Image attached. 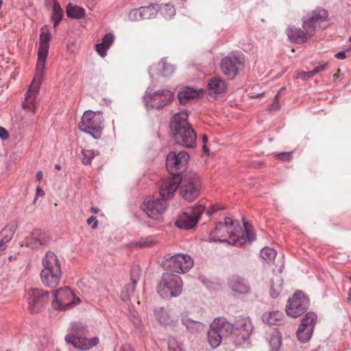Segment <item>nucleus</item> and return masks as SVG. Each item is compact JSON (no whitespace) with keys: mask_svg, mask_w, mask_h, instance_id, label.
I'll return each instance as SVG.
<instances>
[{"mask_svg":"<svg viewBox=\"0 0 351 351\" xmlns=\"http://www.w3.org/2000/svg\"><path fill=\"white\" fill-rule=\"evenodd\" d=\"M243 229L237 221L226 217L224 222L218 223L210 234V239L221 242L227 241L237 246H243L255 239V233L251 225L245 222Z\"/></svg>","mask_w":351,"mask_h":351,"instance_id":"1","label":"nucleus"},{"mask_svg":"<svg viewBox=\"0 0 351 351\" xmlns=\"http://www.w3.org/2000/svg\"><path fill=\"white\" fill-rule=\"evenodd\" d=\"M188 114L182 111L176 114L171 121L176 142L188 148L195 147L197 136L191 125L187 121Z\"/></svg>","mask_w":351,"mask_h":351,"instance_id":"2","label":"nucleus"},{"mask_svg":"<svg viewBox=\"0 0 351 351\" xmlns=\"http://www.w3.org/2000/svg\"><path fill=\"white\" fill-rule=\"evenodd\" d=\"M42 265L43 268L40 275L43 284L49 288L57 287L62 277L60 263L57 256L53 252H47Z\"/></svg>","mask_w":351,"mask_h":351,"instance_id":"3","label":"nucleus"},{"mask_svg":"<svg viewBox=\"0 0 351 351\" xmlns=\"http://www.w3.org/2000/svg\"><path fill=\"white\" fill-rule=\"evenodd\" d=\"M104 118L99 111H86L79 123L78 127L82 132L90 134L94 138H99L104 128Z\"/></svg>","mask_w":351,"mask_h":351,"instance_id":"4","label":"nucleus"},{"mask_svg":"<svg viewBox=\"0 0 351 351\" xmlns=\"http://www.w3.org/2000/svg\"><path fill=\"white\" fill-rule=\"evenodd\" d=\"M200 178L193 173H187L181 178L180 193L182 197L188 202L196 199L201 191Z\"/></svg>","mask_w":351,"mask_h":351,"instance_id":"5","label":"nucleus"},{"mask_svg":"<svg viewBox=\"0 0 351 351\" xmlns=\"http://www.w3.org/2000/svg\"><path fill=\"white\" fill-rule=\"evenodd\" d=\"M182 290V281L180 276L175 274H164L158 287V292L162 298L176 297Z\"/></svg>","mask_w":351,"mask_h":351,"instance_id":"6","label":"nucleus"},{"mask_svg":"<svg viewBox=\"0 0 351 351\" xmlns=\"http://www.w3.org/2000/svg\"><path fill=\"white\" fill-rule=\"evenodd\" d=\"M244 58L238 52H232L221 60L220 68L222 73L230 79H233L243 69Z\"/></svg>","mask_w":351,"mask_h":351,"instance_id":"7","label":"nucleus"},{"mask_svg":"<svg viewBox=\"0 0 351 351\" xmlns=\"http://www.w3.org/2000/svg\"><path fill=\"white\" fill-rule=\"evenodd\" d=\"M28 310L31 313L40 312L49 301V292L43 289H30L27 291Z\"/></svg>","mask_w":351,"mask_h":351,"instance_id":"8","label":"nucleus"},{"mask_svg":"<svg viewBox=\"0 0 351 351\" xmlns=\"http://www.w3.org/2000/svg\"><path fill=\"white\" fill-rule=\"evenodd\" d=\"M309 300L301 291H296L287 301L286 313L289 316L298 317L308 308Z\"/></svg>","mask_w":351,"mask_h":351,"instance_id":"9","label":"nucleus"},{"mask_svg":"<svg viewBox=\"0 0 351 351\" xmlns=\"http://www.w3.org/2000/svg\"><path fill=\"white\" fill-rule=\"evenodd\" d=\"M164 265L169 271L180 274L186 273L193 266V260L188 254H177L166 258Z\"/></svg>","mask_w":351,"mask_h":351,"instance_id":"10","label":"nucleus"},{"mask_svg":"<svg viewBox=\"0 0 351 351\" xmlns=\"http://www.w3.org/2000/svg\"><path fill=\"white\" fill-rule=\"evenodd\" d=\"M80 301V299L75 297L71 289L63 287L56 291L52 306L57 310H65L71 305L79 304Z\"/></svg>","mask_w":351,"mask_h":351,"instance_id":"11","label":"nucleus"},{"mask_svg":"<svg viewBox=\"0 0 351 351\" xmlns=\"http://www.w3.org/2000/svg\"><path fill=\"white\" fill-rule=\"evenodd\" d=\"M189 156L187 152L182 151L179 153L170 152L166 159V167L172 175L179 174L186 167Z\"/></svg>","mask_w":351,"mask_h":351,"instance_id":"12","label":"nucleus"},{"mask_svg":"<svg viewBox=\"0 0 351 351\" xmlns=\"http://www.w3.org/2000/svg\"><path fill=\"white\" fill-rule=\"evenodd\" d=\"M205 210V206L199 203L191 210V213H184L176 219L175 224L180 228L191 229L197 223L202 214Z\"/></svg>","mask_w":351,"mask_h":351,"instance_id":"13","label":"nucleus"},{"mask_svg":"<svg viewBox=\"0 0 351 351\" xmlns=\"http://www.w3.org/2000/svg\"><path fill=\"white\" fill-rule=\"evenodd\" d=\"M165 199L146 198L141 205V208L147 216L154 219H159L167 208Z\"/></svg>","mask_w":351,"mask_h":351,"instance_id":"14","label":"nucleus"},{"mask_svg":"<svg viewBox=\"0 0 351 351\" xmlns=\"http://www.w3.org/2000/svg\"><path fill=\"white\" fill-rule=\"evenodd\" d=\"M173 99L172 93L166 89L155 92H147L145 99L147 105L152 108L160 109L167 106Z\"/></svg>","mask_w":351,"mask_h":351,"instance_id":"15","label":"nucleus"},{"mask_svg":"<svg viewBox=\"0 0 351 351\" xmlns=\"http://www.w3.org/2000/svg\"><path fill=\"white\" fill-rule=\"evenodd\" d=\"M316 321L317 315L315 313L308 312L305 315L296 332L300 341L306 342L311 339Z\"/></svg>","mask_w":351,"mask_h":351,"instance_id":"16","label":"nucleus"},{"mask_svg":"<svg viewBox=\"0 0 351 351\" xmlns=\"http://www.w3.org/2000/svg\"><path fill=\"white\" fill-rule=\"evenodd\" d=\"M314 29L309 27L308 23L303 21L302 28L295 27H289L287 29V34L291 42L296 44L305 43L309 38L314 35Z\"/></svg>","mask_w":351,"mask_h":351,"instance_id":"17","label":"nucleus"},{"mask_svg":"<svg viewBox=\"0 0 351 351\" xmlns=\"http://www.w3.org/2000/svg\"><path fill=\"white\" fill-rule=\"evenodd\" d=\"M181 182V177L179 174L163 179L160 182V195L165 199L171 198Z\"/></svg>","mask_w":351,"mask_h":351,"instance_id":"18","label":"nucleus"},{"mask_svg":"<svg viewBox=\"0 0 351 351\" xmlns=\"http://www.w3.org/2000/svg\"><path fill=\"white\" fill-rule=\"evenodd\" d=\"M158 12V5L152 3L147 6H143L132 10L129 13V19L132 21L149 19L156 17Z\"/></svg>","mask_w":351,"mask_h":351,"instance_id":"19","label":"nucleus"},{"mask_svg":"<svg viewBox=\"0 0 351 351\" xmlns=\"http://www.w3.org/2000/svg\"><path fill=\"white\" fill-rule=\"evenodd\" d=\"M65 341L69 343H71L75 348L80 350H88L98 344L99 338L95 337L93 338L87 339L73 335H69L65 337Z\"/></svg>","mask_w":351,"mask_h":351,"instance_id":"20","label":"nucleus"},{"mask_svg":"<svg viewBox=\"0 0 351 351\" xmlns=\"http://www.w3.org/2000/svg\"><path fill=\"white\" fill-rule=\"evenodd\" d=\"M40 86L36 84H30L29 88L25 94V100L22 104L23 109L30 110L34 114L36 113L37 106L36 98Z\"/></svg>","mask_w":351,"mask_h":351,"instance_id":"21","label":"nucleus"},{"mask_svg":"<svg viewBox=\"0 0 351 351\" xmlns=\"http://www.w3.org/2000/svg\"><path fill=\"white\" fill-rule=\"evenodd\" d=\"M47 241V237L45 232L40 230H34L32 234L25 239L22 242L21 246L25 245L27 247L38 248Z\"/></svg>","mask_w":351,"mask_h":351,"instance_id":"22","label":"nucleus"},{"mask_svg":"<svg viewBox=\"0 0 351 351\" xmlns=\"http://www.w3.org/2000/svg\"><path fill=\"white\" fill-rule=\"evenodd\" d=\"M328 14L325 9H316L312 12L311 16L308 19L303 20L304 23H308L309 27L314 29V33L316 28L320 27V24L328 21Z\"/></svg>","mask_w":351,"mask_h":351,"instance_id":"23","label":"nucleus"},{"mask_svg":"<svg viewBox=\"0 0 351 351\" xmlns=\"http://www.w3.org/2000/svg\"><path fill=\"white\" fill-rule=\"evenodd\" d=\"M141 269L138 267H134L131 269V281L132 285H126L121 291V298L126 301L129 300L130 295L134 291L136 285L140 280Z\"/></svg>","mask_w":351,"mask_h":351,"instance_id":"24","label":"nucleus"},{"mask_svg":"<svg viewBox=\"0 0 351 351\" xmlns=\"http://www.w3.org/2000/svg\"><path fill=\"white\" fill-rule=\"evenodd\" d=\"M223 337H228L233 331V325L225 318H216L210 325Z\"/></svg>","mask_w":351,"mask_h":351,"instance_id":"25","label":"nucleus"},{"mask_svg":"<svg viewBox=\"0 0 351 351\" xmlns=\"http://www.w3.org/2000/svg\"><path fill=\"white\" fill-rule=\"evenodd\" d=\"M48 53L38 52V60L36 65L35 75L32 84H36L40 86L43 80L44 70L45 68V61Z\"/></svg>","mask_w":351,"mask_h":351,"instance_id":"26","label":"nucleus"},{"mask_svg":"<svg viewBox=\"0 0 351 351\" xmlns=\"http://www.w3.org/2000/svg\"><path fill=\"white\" fill-rule=\"evenodd\" d=\"M17 228L16 223L13 222L6 226L0 232V251L7 247V243L10 241Z\"/></svg>","mask_w":351,"mask_h":351,"instance_id":"27","label":"nucleus"},{"mask_svg":"<svg viewBox=\"0 0 351 351\" xmlns=\"http://www.w3.org/2000/svg\"><path fill=\"white\" fill-rule=\"evenodd\" d=\"M230 287L233 291L241 294H245L250 291V287L247 282L239 276L232 277L230 282Z\"/></svg>","mask_w":351,"mask_h":351,"instance_id":"28","label":"nucleus"},{"mask_svg":"<svg viewBox=\"0 0 351 351\" xmlns=\"http://www.w3.org/2000/svg\"><path fill=\"white\" fill-rule=\"evenodd\" d=\"M282 312L278 311L265 312L263 315V322L269 325H280L284 318Z\"/></svg>","mask_w":351,"mask_h":351,"instance_id":"29","label":"nucleus"},{"mask_svg":"<svg viewBox=\"0 0 351 351\" xmlns=\"http://www.w3.org/2000/svg\"><path fill=\"white\" fill-rule=\"evenodd\" d=\"M151 70L158 71L159 74L164 77H169L173 73L174 67L173 65L167 62L165 60H162L156 65L152 66Z\"/></svg>","mask_w":351,"mask_h":351,"instance_id":"30","label":"nucleus"},{"mask_svg":"<svg viewBox=\"0 0 351 351\" xmlns=\"http://www.w3.org/2000/svg\"><path fill=\"white\" fill-rule=\"evenodd\" d=\"M114 40V35L108 33L104 36L102 43L96 45V50L101 57L106 56V51L112 45Z\"/></svg>","mask_w":351,"mask_h":351,"instance_id":"31","label":"nucleus"},{"mask_svg":"<svg viewBox=\"0 0 351 351\" xmlns=\"http://www.w3.org/2000/svg\"><path fill=\"white\" fill-rule=\"evenodd\" d=\"M51 34L46 27L41 29V33L39 39V48L38 52L48 53L49 47V40Z\"/></svg>","mask_w":351,"mask_h":351,"instance_id":"32","label":"nucleus"},{"mask_svg":"<svg viewBox=\"0 0 351 351\" xmlns=\"http://www.w3.org/2000/svg\"><path fill=\"white\" fill-rule=\"evenodd\" d=\"M208 86L213 93H223L227 88L225 81L219 77L211 78L208 82Z\"/></svg>","mask_w":351,"mask_h":351,"instance_id":"33","label":"nucleus"},{"mask_svg":"<svg viewBox=\"0 0 351 351\" xmlns=\"http://www.w3.org/2000/svg\"><path fill=\"white\" fill-rule=\"evenodd\" d=\"M200 93H202L200 90L186 87L178 93V97L181 104H185L189 99L198 97Z\"/></svg>","mask_w":351,"mask_h":351,"instance_id":"34","label":"nucleus"},{"mask_svg":"<svg viewBox=\"0 0 351 351\" xmlns=\"http://www.w3.org/2000/svg\"><path fill=\"white\" fill-rule=\"evenodd\" d=\"M66 12L68 17L71 19H80L85 16V10L71 3L67 5Z\"/></svg>","mask_w":351,"mask_h":351,"instance_id":"35","label":"nucleus"},{"mask_svg":"<svg viewBox=\"0 0 351 351\" xmlns=\"http://www.w3.org/2000/svg\"><path fill=\"white\" fill-rule=\"evenodd\" d=\"M52 1L53 6L51 18L53 22V27H56L62 19L64 11L57 0H52Z\"/></svg>","mask_w":351,"mask_h":351,"instance_id":"36","label":"nucleus"},{"mask_svg":"<svg viewBox=\"0 0 351 351\" xmlns=\"http://www.w3.org/2000/svg\"><path fill=\"white\" fill-rule=\"evenodd\" d=\"M223 338L221 335H219V333L210 326V328L208 332V341L210 346L213 348H217L221 343Z\"/></svg>","mask_w":351,"mask_h":351,"instance_id":"37","label":"nucleus"},{"mask_svg":"<svg viewBox=\"0 0 351 351\" xmlns=\"http://www.w3.org/2000/svg\"><path fill=\"white\" fill-rule=\"evenodd\" d=\"M156 243V241L152 237L141 238L138 241L132 242L129 244L130 247L143 248L152 246Z\"/></svg>","mask_w":351,"mask_h":351,"instance_id":"38","label":"nucleus"},{"mask_svg":"<svg viewBox=\"0 0 351 351\" xmlns=\"http://www.w3.org/2000/svg\"><path fill=\"white\" fill-rule=\"evenodd\" d=\"M182 322L191 332L197 330L201 326L199 322L191 319L186 313L182 315Z\"/></svg>","mask_w":351,"mask_h":351,"instance_id":"39","label":"nucleus"},{"mask_svg":"<svg viewBox=\"0 0 351 351\" xmlns=\"http://www.w3.org/2000/svg\"><path fill=\"white\" fill-rule=\"evenodd\" d=\"M160 14L165 19H170L176 14L174 5L171 3H165L160 8Z\"/></svg>","mask_w":351,"mask_h":351,"instance_id":"40","label":"nucleus"},{"mask_svg":"<svg viewBox=\"0 0 351 351\" xmlns=\"http://www.w3.org/2000/svg\"><path fill=\"white\" fill-rule=\"evenodd\" d=\"M276 256V250L268 247L263 248L261 251V258L267 263H270L274 261Z\"/></svg>","mask_w":351,"mask_h":351,"instance_id":"41","label":"nucleus"},{"mask_svg":"<svg viewBox=\"0 0 351 351\" xmlns=\"http://www.w3.org/2000/svg\"><path fill=\"white\" fill-rule=\"evenodd\" d=\"M269 344L272 350H278L280 348L281 346V339L277 332L271 336Z\"/></svg>","mask_w":351,"mask_h":351,"instance_id":"42","label":"nucleus"},{"mask_svg":"<svg viewBox=\"0 0 351 351\" xmlns=\"http://www.w3.org/2000/svg\"><path fill=\"white\" fill-rule=\"evenodd\" d=\"M82 160L83 164L88 165L90 163L92 159L95 156V152L90 149H82Z\"/></svg>","mask_w":351,"mask_h":351,"instance_id":"43","label":"nucleus"},{"mask_svg":"<svg viewBox=\"0 0 351 351\" xmlns=\"http://www.w3.org/2000/svg\"><path fill=\"white\" fill-rule=\"evenodd\" d=\"M169 351H182L181 344L175 339H171L168 341Z\"/></svg>","mask_w":351,"mask_h":351,"instance_id":"44","label":"nucleus"},{"mask_svg":"<svg viewBox=\"0 0 351 351\" xmlns=\"http://www.w3.org/2000/svg\"><path fill=\"white\" fill-rule=\"evenodd\" d=\"M278 281L279 283L276 286L274 285L273 280L271 282V292L270 293L273 298H276L279 295V293L281 291V289H282L281 288L282 283L280 282L281 280L278 279Z\"/></svg>","mask_w":351,"mask_h":351,"instance_id":"45","label":"nucleus"},{"mask_svg":"<svg viewBox=\"0 0 351 351\" xmlns=\"http://www.w3.org/2000/svg\"><path fill=\"white\" fill-rule=\"evenodd\" d=\"M285 90L284 88L280 89L279 92L275 96L274 102L271 104L270 109L271 110H278L280 108L279 105V95Z\"/></svg>","mask_w":351,"mask_h":351,"instance_id":"46","label":"nucleus"},{"mask_svg":"<svg viewBox=\"0 0 351 351\" xmlns=\"http://www.w3.org/2000/svg\"><path fill=\"white\" fill-rule=\"evenodd\" d=\"M291 152H282L278 154L276 156L280 160L289 161L292 159Z\"/></svg>","mask_w":351,"mask_h":351,"instance_id":"47","label":"nucleus"},{"mask_svg":"<svg viewBox=\"0 0 351 351\" xmlns=\"http://www.w3.org/2000/svg\"><path fill=\"white\" fill-rule=\"evenodd\" d=\"M88 225H91L92 224V228L93 229H96L98 227V221L96 219V217L95 216H91L90 217L87 221H86Z\"/></svg>","mask_w":351,"mask_h":351,"instance_id":"48","label":"nucleus"},{"mask_svg":"<svg viewBox=\"0 0 351 351\" xmlns=\"http://www.w3.org/2000/svg\"><path fill=\"white\" fill-rule=\"evenodd\" d=\"M327 66H328L327 64H324L318 66L311 71L310 75H313V76H314L315 74L318 73L319 72L326 70Z\"/></svg>","mask_w":351,"mask_h":351,"instance_id":"49","label":"nucleus"},{"mask_svg":"<svg viewBox=\"0 0 351 351\" xmlns=\"http://www.w3.org/2000/svg\"><path fill=\"white\" fill-rule=\"evenodd\" d=\"M311 71L305 72V71H300L298 73V78H302V79H307L310 78L313 76V75H310Z\"/></svg>","mask_w":351,"mask_h":351,"instance_id":"50","label":"nucleus"},{"mask_svg":"<svg viewBox=\"0 0 351 351\" xmlns=\"http://www.w3.org/2000/svg\"><path fill=\"white\" fill-rule=\"evenodd\" d=\"M9 137V134L7 130L3 127H0V138L3 140H6Z\"/></svg>","mask_w":351,"mask_h":351,"instance_id":"51","label":"nucleus"},{"mask_svg":"<svg viewBox=\"0 0 351 351\" xmlns=\"http://www.w3.org/2000/svg\"><path fill=\"white\" fill-rule=\"evenodd\" d=\"M120 351H135L130 345L125 344L121 346Z\"/></svg>","mask_w":351,"mask_h":351,"instance_id":"52","label":"nucleus"},{"mask_svg":"<svg viewBox=\"0 0 351 351\" xmlns=\"http://www.w3.org/2000/svg\"><path fill=\"white\" fill-rule=\"evenodd\" d=\"M335 57L337 59L343 60L346 58V55L344 51H340L335 55Z\"/></svg>","mask_w":351,"mask_h":351,"instance_id":"53","label":"nucleus"},{"mask_svg":"<svg viewBox=\"0 0 351 351\" xmlns=\"http://www.w3.org/2000/svg\"><path fill=\"white\" fill-rule=\"evenodd\" d=\"M218 207L217 206H213L212 209L207 210L206 213L208 215H211L213 213L218 210Z\"/></svg>","mask_w":351,"mask_h":351,"instance_id":"54","label":"nucleus"},{"mask_svg":"<svg viewBox=\"0 0 351 351\" xmlns=\"http://www.w3.org/2000/svg\"><path fill=\"white\" fill-rule=\"evenodd\" d=\"M43 176V174L42 171H38L36 175V179L40 181V180H42Z\"/></svg>","mask_w":351,"mask_h":351,"instance_id":"55","label":"nucleus"},{"mask_svg":"<svg viewBox=\"0 0 351 351\" xmlns=\"http://www.w3.org/2000/svg\"><path fill=\"white\" fill-rule=\"evenodd\" d=\"M44 191L40 188V187H38L36 189V196L38 195H44Z\"/></svg>","mask_w":351,"mask_h":351,"instance_id":"56","label":"nucleus"},{"mask_svg":"<svg viewBox=\"0 0 351 351\" xmlns=\"http://www.w3.org/2000/svg\"><path fill=\"white\" fill-rule=\"evenodd\" d=\"M72 330L75 332L78 330V325L77 324L72 326Z\"/></svg>","mask_w":351,"mask_h":351,"instance_id":"57","label":"nucleus"},{"mask_svg":"<svg viewBox=\"0 0 351 351\" xmlns=\"http://www.w3.org/2000/svg\"><path fill=\"white\" fill-rule=\"evenodd\" d=\"M202 141H203L204 144H206V143L208 142V137L206 134H204L202 136Z\"/></svg>","mask_w":351,"mask_h":351,"instance_id":"58","label":"nucleus"},{"mask_svg":"<svg viewBox=\"0 0 351 351\" xmlns=\"http://www.w3.org/2000/svg\"><path fill=\"white\" fill-rule=\"evenodd\" d=\"M90 210L93 213H97L99 212V209L95 207H91Z\"/></svg>","mask_w":351,"mask_h":351,"instance_id":"59","label":"nucleus"},{"mask_svg":"<svg viewBox=\"0 0 351 351\" xmlns=\"http://www.w3.org/2000/svg\"><path fill=\"white\" fill-rule=\"evenodd\" d=\"M202 149H203L204 152H205V153L208 152V148L207 147L206 144H204Z\"/></svg>","mask_w":351,"mask_h":351,"instance_id":"60","label":"nucleus"},{"mask_svg":"<svg viewBox=\"0 0 351 351\" xmlns=\"http://www.w3.org/2000/svg\"><path fill=\"white\" fill-rule=\"evenodd\" d=\"M348 295H349V297H348V300L349 302H350V301H351V287L350 288V289H349V291H348Z\"/></svg>","mask_w":351,"mask_h":351,"instance_id":"61","label":"nucleus"},{"mask_svg":"<svg viewBox=\"0 0 351 351\" xmlns=\"http://www.w3.org/2000/svg\"><path fill=\"white\" fill-rule=\"evenodd\" d=\"M242 326H244L245 328L247 327V328H250V326H247V323L245 322L243 324H242ZM245 330H246L247 331H248L250 330V328H245Z\"/></svg>","mask_w":351,"mask_h":351,"instance_id":"62","label":"nucleus"},{"mask_svg":"<svg viewBox=\"0 0 351 351\" xmlns=\"http://www.w3.org/2000/svg\"><path fill=\"white\" fill-rule=\"evenodd\" d=\"M55 168H56L57 170H60L61 167H60V165H56L55 166Z\"/></svg>","mask_w":351,"mask_h":351,"instance_id":"63","label":"nucleus"},{"mask_svg":"<svg viewBox=\"0 0 351 351\" xmlns=\"http://www.w3.org/2000/svg\"><path fill=\"white\" fill-rule=\"evenodd\" d=\"M349 41L351 42V36L349 38Z\"/></svg>","mask_w":351,"mask_h":351,"instance_id":"64","label":"nucleus"}]
</instances>
